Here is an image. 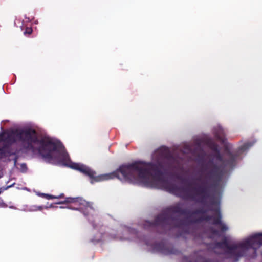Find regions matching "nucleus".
I'll return each mask as SVG.
<instances>
[{"mask_svg": "<svg viewBox=\"0 0 262 262\" xmlns=\"http://www.w3.org/2000/svg\"><path fill=\"white\" fill-rule=\"evenodd\" d=\"M238 244L241 248L244 250V253H245L246 250L250 248L253 249L254 252H255L256 248L262 245L261 233L256 234Z\"/></svg>", "mask_w": 262, "mask_h": 262, "instance_id": "nucleus-7", "label": "nucleus"}, {"mask_svg": "<svg viewBox=\"0 0 262 262\" xmlns=\"http://www.w3.org/2000/svg\"><path fill=\"white\" fill-rule=\"evenodd\" d=\"M178 213L188 215L190 222L193 223H200L210 221L213 216L208 215L206 210L199 208L192 212L181 207V203L171 206L156 216L153 222L145 221L144 224L145 229L160 228L159 233H164L167 230L174 228H179L182 226L183 221L179 217L173 216L170 213Z\"/></svg>", "mask_w": 262, "mask_h": 262, "instance_id": "nucleus-4", "label": "nucleus"}, {"mask_svg": "<svg viewBox=\"0 0 262 262\" xmlns=\"http://www.w3.org/2000/svg\"><path fill=\"white\" fill-rule=\"evenodd\" d=\"M32 29L31 27H26L25 30L24 32L25 35H30L32 33Z\"/></svg>", "mask_w": 262, "mask_h": 262, "instance_id": "nucleus-13", "label": "nucleus"}, {"mask_svg": "<svg viewBox=\"0 0 262 262\" xmlns=\"http://www.w3.org/2000/svg\"><path fill=\"white\" fill-rule=\"evenodd\" d=\"M154 249L158 252L165 255H178L180 253V251L176 249L173 246L166 245L162 242L156 244Z\"/></svg>", "mask_w": 262, "mask_h": 262, "instance_id": "nucleus-8", "label": "nucleus"}, {"mask_svg": "<svg viewBox=\"0 0 262 262\" xmlns=\"http://www.w3.org/2000/svg\"><path fill=\"white\" fill-rule=\"evenodd\" d=\"M209 146H210L211 149L213 148V145H212L211 143L210 144Z\"/></svg>", "mask_w": 262, "mask_h": 262, "instance_id": "nucleus-19", "label": "nucleus"}, {"mask_svg": "<svg viewBox=\"0 0 262 262\" xmlns=\"http://www.w3.org/2000/svg\"><path fill=\"white\" fill-rule=\"evenodd\" d=\"M16 162V159L15 160L14 163H15Z\"/></svg>", "mask_w": 262, "mask_h": 262, "instance_id": "nucleus-20", "label": "nucleus"}, {"mask_svg": "<svg viewBox=\"0 0 262 262\" xmlns=\"http://www.w3.org/2000/svg\"><path fill=\"white\" fill-rule=\"evenodd\" d=\"M102 239V234L100 235L98 238H93L91 239V242L93 243H98L100 242Z\"/></svg>", "mask_w": 262, "mask_h": 262, "instance_id": "nucleus-14", "label": "nucleus"}, {"mask_svg": "<svg viewBox=\"0 0 262 262\" xmlns=\"http://www.w3.org/2000/svg\"><path fill=\"white\" fill-rule=\"evenodd\" d=\"M203 140L201 139H196L195 141V144L196 145V148L192 151V148L189 145L188 146V152H192L194 155H197L200 161H203L205 159L206 154L205 151L201 147V144Z\"/></svg>", "mask_w": 262, "mask_h": 262, "instance_id": "nucleus-10", "label": "nucleus"}, {"mask_svg": "<svg viewBox=\"0 0 262 262\" xmlns=\"http://www.w3.org/2000/svg\"><path fill=\"white\" fill-rule=\"evenodd\" d=\"M70 167L77 170L88 176L92 184L113 179L115 177L122 181L134 184L143 183L148 184L149 178L151 177L157 181L162 182V189L180 197V186L165 180L169 176L172 169V164L165 160L155 162H135L121 165L112 173L96 176L95 171L83 164L73 163Z\"/></svg>", "mask_w": 262, "mask_h": 262, "instance_id": "nucleus-2", "label": "nucleus"}, {"mask_svg": "<svg viewBox=\"0 0 262 262\" xmlns=\"http://www.w3.org/2000/svg\"><path fill=\"white\" fill-rule=\"evenodd\" d=\"M37 208H38L37 210H40L42 209V206H39V207H37Z\"/></svg>", "mask_w": 262, "mask_h": 262, "instance_id": "nucleus-18", "label": "nucleus"}, {"mask_svg": "<svg viewBox=\"0 0 262 262\" xmlns=\"http://www.w3.org/2000/svg\"><path fill=\"white\" fill-rule=\"evenodd\" d=\"M226 129L221 124L214 126L213 189H214V234H225L228 227L222 221L221 201L231 171L235 166L239 153L248 149L251 145L245 143L236 153L231 151V146L226 137Z\"/></svg>", "mask_w": 262, "mask_h": 262, "instance_id": "nucleus-1", "label": "nucleus"}, {"mask_svg": "<svg viewBox=\"0 0 262 262\" xmlns=\"http://www.w3.org/2000/svg\"><path fill=\"white\" fill-rule=\"evenodd\" d=\"M16 137L21 142L25 149L33 152L37 150L49 162L69 160V155L61 142L53 141L49 138L39 137L38 133L30 127L0 133V155H10V146L16 142Z\"/></svg>", "mask_w": 262, "mask_h": 262, "instance_id": "nucleus-3", "label": "nucleus"}, {"mask_svg": "<svg viewBox=\"0 0 262 262\" xmlns=\"http://www.w3.org/2000/svg\"><path fill=\"white\" fill-rule=\"evenodd\" d=\"M217 245L222 249H224L225 251L228 250L231 247V244H229L228 240L225 237L222 241L218 242Z\"/></svg>", "mask_w": 262, "mask_h": 262, "instance_id": "nucleus-11", "label": "nucleus"}, {"mask_svg": "<svg viewBox=\"0 0 262 262\" xmlns=\"http://www.w3.org/2000/svg\"><path fill=\"white\" fill-rule=\"evenodd\" d=\"M206 233L204 234L203 236H205L206 235Z\"/></svg>", "mask_w": 262, "mask_h": 262, "instance_id": "nucleus-21", "label": "nucleus"}, {"mask_svg": "<svg viewBox=\"0 0 262 262\" xmlns=\"http://www.w3.org/2000/svg\"><path fill=\"white\" fill-rule=\"evenodd\" d=\"M42 195L46 199L48 200L53 199L63 198L64 196L63 193H61L58 196L53 195L49 194H42Z\"/></svg>", "mask_w": 262, "mask_h": 262, "instance_id": "nucleus-12", "label": "nucleus"}, {"mask_svg": "<svg viewBox=\"0 0 262 262\" xmlns=\"http://www.w3.org/2000/svg\"><path fill=\"white\" fill-rule=\"evenodd\" d=\"M226 253L229 255L230 257L234 259L235 261H237L239 257L244 254L243 250L238 244H232L228 250H226Z\"/></svg>", "mask_w": 262, "mask_h": 262, "instance_id": "nucleus-9", "label": "nucleus"}, {"mask_svg": "<svg viewBox=\"0 0 262 262\" xmlns=\"http://www.w3.org/2000/svg\"><path fill=\"white\" fill-rule=\"evenodd\" d=\"M184 231L185 233H189V230L187 227L184 228Z\"/></svg>", "mask_w": 262, "mask_h": 262, "instance_id": "nucleus-16", "label": "nucleus"}, {"mask_svg": "<svg viewBox=\"0 0 262 262\" xmlns=\"http://www.w3.org/2000/svg\"><path fill=\"white\" fill-rule=\"evenodd\" d=\"M20 167L23 172L26 171L27 170V165L25 163L21 164Z\"/></svg>", "mask_w": 262, "mask_h": 262, "instance_id": "nucleus-15", "label": "nucleus"}, {"mask_svg": "<svg viewBox=\"0 0 262 262\" xmlns=\"http://www.w3.org/2000/svg\"><path fill=\"white\" fill-rule=\"evenodd\" d=\"M71 203L74 205V207L70 206L69 208H71L75 210H83V213L84 215H88L89 212L87 211L88 208L93 209L92 204L91 203L86 202L81 197H68L65 198L63 201H60L56 203L57 204H63Z\"/></svg>", "mask_w": 262, "mask_h": 262, "instance_id": "nucleus-5", "label": "nucleus"}, {"mask_svg": "<svg viewBox=\"0 0 262 262\" xmlns=\"http://www.w3.org/2000/svg\"><path fill=\"white\" fill-rule=\"evenodd\" d=\"M208 231V239L209 242L208 243L204 242L206 245V248L205 250H201L194 252V262H213L212 260L208 258L209 253L213 249V227H210Z\"/></svg>", "mask_w": 262, "mask_h": 262, "instance_id": "nucleus-6", "label": "nucleus"}, {"mask_svg": "<svg viewBox=\"0 0 262 262\" xmlns=\"http://www.w3.org/2000/svg\"><path fill=\"white\" fill-rule=\"evenodd\" d=\"M177 179H178V180L183 181V179L180 176H177Z\"/></svg>", "mask_w": 262, "mask_h": 262, "instance_id": "nucleus-17", "label": "nucleus"}]
</instances>
